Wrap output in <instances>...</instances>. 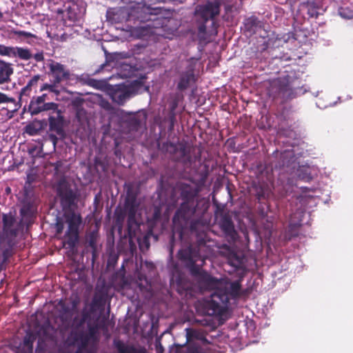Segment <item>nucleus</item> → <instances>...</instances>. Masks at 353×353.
Here are the masks:
<instances>
[{
	"label": "nucleus",
	"mask_w": 353,
	"mask_h": 353,
	"mask_svg": "<svg viewBox=\"0 0 353 353\" xmlns=\"http://www.w3.org/2000/svg\"><path fill=\"white\" fill-rule=\"evenodd\" d=\"M179 190L183 202L172 218V235L169 243L171 256L173 254L175 239L182 240L184 230L193 216L196 219L190 222V227L192 231H196L201 226L208 223L205 215L210 207L209 203L203 199H196L201 191L200 188L181 183L179 185Z\"/></svg>",
	"instance_id": "1"
},
{
	"label": "nucleus",
	"mask_w": 353,
	"mask_h": 353,
	"mask_svg": "<svg viewBox=\"0 0 353 353\" xmlns=\"http://www.w3.org/2000/svg\"><path fill=\"white\" fill-rule=\"evenodd\" d=\"M201 285L208 290H214L210 299L199 302L197 309L203 315L221 316L228 309V293L224 287V281L211 276L208 272L203 273Z\"/></svg>",
	"instance_id": "2"
},
{
	"label": "nucleus",
	"mask_w": 353,
	"mask_h": 353,
	"mask_svg": "<svg viewBox=\"0 0 353 353\" xmlns=\"http://www.w3.org/2000/svg\"><path fill=\"white\" fill-rule=\"evenodd\" d=\"M157 147L161 152L170 154L174 161L182 163L185 168H190L193 163L201 161V149L185 141L176 143L169 141L162 143L157 142Z\"/></svg>",
	"instance_id": "3"
},
{
	"label": "nucleus",
	"mask_w": 353,
	"mask_h": 353,
	"mask_svg": "<svg viewBox=\"0 0 353 353\" xmlns=\"http://www.w3.org/2000/svg\"><path fill=\"white\" fill-rule=\"evenodd\" d=\"M208 250L205 241L203 239H199L196 244L190 245L178 252L179 259L185 263L191 274L197 277L199 281L202 278L203 273H205L206 271L201 270L196 263L199 260L204 261L208 254Z\"/></svg>",
	"instance_id": "4"
},
{
	"label": "nucleus",
	"mask_w": 353,
	"mask_h": 353,
	"mask_svg": "<svg viewBox=\"0 0 353 353\" xmlns=\"http://www.w3.org/2000/svg\"><path fill=\"white\" fill-rule=\"evenodd\" d=\"M99 318L92 323H87V331L72 330L70 337L73 343L77 345L79 350H85L89 344L96 345L99 341V330L103 327L101 323L98 322Z\"/></svg>",
	"instance_id": "5"
},
{
	"label": "nucleus",
	"mask_w": 353,
	"mask_h": 353,
	"mask_svg": "<svg viewBox=\"0 0 353 353\" xmlns=\"http://www.w3.org/2000/svg\"><path fill=\"white\" fill-rule=\"evenodd\" d=\"M63 216L67 224L63 241V246L74 251L79 241V228L82 223V217L80 214L74 211L65 212Z\"/></svg>",
	"instance_id": "6"
},
{
	"label": "nucleus",
	"mask_w": 353,
	"mask_h": 353,
	"mask_svg": "<svg viewBox=\"0 0 353 353\" xmlns=\"http://www.w3.org/2000/svg\"><path fill=\"white\" fill-rule=\"evenodd\" d=\"M269 95L274 99H281L282 102L295 97V88L292 77L286 75L272 81L268 90Z\"/></svg>",
	"instance_id": "7"
},
{
	"label": "nucleus",
	"mask_w": 353,
	"mask_h": 353,
	"mask_svg": "<svg viewBox=\"0 0 353 353\" xmlns=\"http://www.w3.org/2000/svg\"><path fill=\"white\" fill-rule=\"evenodd\" d=\"M110 97L112 101L123 105L127 100L137 94L134 85L118 84L110 89Z\"/></svg>",
	"instance_id": "8"
},
{
	"label": "nucleus",
	"mask_w": 353,
	"mask_h": 353,
	"mask_svg": "<svg viewBox=\"0 0 353 353\" xmlns=\"http://www.w3.org/2000/svg\"><path fill=\"white\" fill-rule=\"evenodd\" d=\"M48 67L49 68L48 74L52 77L54 83L59 85L62 82L71 79L70 71L66 65L54 60H50Z\"/></svg>",
	"instance_id": "9"
},
{
	"label": "nucleus",
	"mask_w": 353,
	"mask_h": 353,
	"mask_svg": "<svg viewBox=\"0 0 353 353\" xmlns=\"http://www.w3.org/2000/svg\"><path fill=\"white\" fill-rule=\"evenodd\" d=\"M221 0L208 1L204 5H199L196 8V12L207 22L210 19H214L220 13Z\"/></svg>",
	"instance_id": "10"
},
{
	"label": "nucleus",
	"mask_w": 353,
	"mask_h": 353,
	"mask_svg": "<svg viewBox=\"0 0 353 353\" xmlns=\"http://www.w3.org/2000/svg\"><path fill=\"white\" fill-rule=\"evenodd\" d=\"M58 195L60 197L61 205L64 210L70 209L76 205L77 194L67 185H63L58 189Z\"/></svg>",
	"instance_id": "11"
},
{
	"label": "nucleus",
	"mask_w": 353,
	"mask_h": 353,
	"mask_svg": "<svg viewBox=\"0 0 353 353\" xmlns=\"http://www.w3.org/2000/svg\"><path fill=\"white\" fill-rule=\"evenodd\" d=\"M58 104L54 102L43 103L41 98L32 97L28 105V111L31 115H37L42 112L56 110Z\"/></svg>",
	"instance_id": "12"
},
{
	"label": "nucleus",
	"mask_w": 353,
	"mask_h": 353,
	"mask_svg": "<svg viewBox=\"0 0 353 353\" xmlns=\"http://www.w3.org/2000/svg\"><path fill=\"white\" fill-rule=\"evenodd\" d=\"M55 115H50L48 119L49 128L50 131L55 132L61 139H64L65 133L63 129L64 119L61 110L57 109L52 110Z\"/></svg>",
	"instance_id": "13"
},
{
	"label": "nucleus",
	"mask_w": 353,
	"mask_h": 353,
	"mask_svg": "<svg viewBox=\"0 0 353 353\" xmlns=\"http://www.w3.org/2000/svg\"><path fill=\"white\" fill-rule=\"evenodd\" d=\"M219 224L228 241H235L236 240L238 234L235 230L234 223L229 215H223Z\"/></svg>",
	"instance_id": "14"
},
{
	"label": "nucleus",
	"mask_w": 353,
	"mask_h": 353,
	"mask_svg": "<svg viewBox=\"0 0 353 353\" xmlns=\"http://www.w3.org/2000/svg\"><path fill=\"white\" fill-rule=\"evenodd\" d=\"M196 78L192 68H189L180 73L176 85V89L183 92L189 88L192 84L195 83Z\"/></svg>",
	"instance_id": "15"
},
{
	"label": "nucleus",
	"mask_w": 353,
	"mask_h": 353,
	"mask_svg": "<svg viewBox=\"0 0 353 353\" xmlns=\"http://www.w3.org/2000/svg\"><path fill=\"white\" fill-rule=\"evenodd\" d=\"M171 281L172 285L176 287V291L183 294L192 289V283L185 274L179 272L174 274Z\"/></svg>",
	"instance_id": "16"
},
{
	"label": "nucleus",
	"mask_w": 353,
	"mask_h": 353,
	"mask_svg": "<svg viewBox=\"0 0 353 353\" xmlns=\"http://www.w3.org/2000/svg\"><path fill=\"white\" fill-rule=\"evenodd\" d=\"M3 230L7 236H16L18 233L17 221L14 215L11 213L2 215Z\"/></svg>",
	"instance_id": "17"
},
{
	"label": "nucleus",
	"mask_w": 353,
	"mask_h": 353,
	"mask_svg": "<svg viewBox=\"0 0 353 353\" xmlns=\"http://www.w3.org/2000/svg\"><path fill=\"white\" fill-rule=\"evenodd\" d=\"M5 104L7 105L9 104L13 105L12 109H9L8 107L2 108V110H6V117L8 119H11L13 117L14 113L18 111L21 107V105L16 101V99L14 97H10L4 92H0V105Z\"/></svg>",
	"instance_id": "18"
},
{
	"label": "nucleus",
	"mask_w": 353,
	"mask_h": 353,
	"mask_svg": "<svg viewBox=\"0 0 353 353\" xmlns=\"http://www.w3.org/2000/svg\"><path fill=\"white\" fill-rule=\"evenodd\" d=\"M37 211V207L34 199L28 196H26L21 201L20 214L23 218H31Z\"/></svg>",
	"instance_id": "19"
},
{
	"label": "nucleus",
	"mask_w": 353,
	"mask_h": 353,
	"mask_svg": "<svg viewBox=\"0 0 353 353\" xmlns=\"http://www.w3.org/2000/svg\"><path fill=\"white\" fill-rule=\"evenodd\" d=\"M14 74V68L11 63L3 59L0 60V85L11 81V76Z\"/></svg>",
	"instance_id": "20"
},
{
	"label": "nucleus",
	"mask_w": 353,
	"mask_h": 353,
	"mask_svg": "<svg viewBox=\"0 0 353 353\" xmlns=\"http://www.w3.org/2000/svg\"><path fill=\"white\" fill-rule=\"evenodd\" d=\"M115 347L119 353H147L144 347L137 348L132 345H125L121 341L115 342Z\"/></svg>",
	"instance_id": "21"
},
{
	"label": "nucleus",
	"mask_w": 353,
	"mask_h": 353,
	"mask_svg": "<svg viewBox=\"0 0 353 353\" xmlns=\"http://www.w3.org/2000/svg\"><path fill=\"white\" fill-rule=\"evenodd\" d=\"M115 347L119 353H147L144 347L137 348L132 345H125L121 341L115 342Z\"/></svg>",
	"instance_id": "22"
},
{
	"label": "nucleus",
	"mask_w": 353,
	"mask_h": 353,
	"mask_svg": "<svg viewBox=\"0 0 353 353\" xmlns=\"http://www.w3.org/2000/svg\"><path fill=\"white\" fill-rule=\"evenodd\" d=\"M36 340V337L32 333H27L21 343L20 347L25 352V353H32L33 343Z\"/></svg>",
	"instance_id": "23"
},
{
	"label": "nucleus",
	"mask_w": 353,
	"mask_h": 353,
	"mask_svg": "<svg viewBox=\"0 0 353 353\" xmlns=\"http://www.w3.org/2000/svg\"><path fill=\"white\" fill-rule=\"evenodd\" d=\"M127 230L130 238L137 237V233L140 230V224L137 222L136 216H132V219L128 217Z\"/></svg>",
	"instance_id": "24"
},
{
	"label": "nucleus",
	"mask_w": 353,
	"mask_h": 353,
	"mask_svg": "<svg viewBox=\"0 0 353 353\" xmlns=\"http://www.w3.org/2000/svg\"><path fill=\"white\" fill-rule=\"evenodd\" d=\"M279 158L281 161L279 163V167H288L291 160L294 159V155L291 151L285 150L280 153Z\"/></svg>",
	"instance_id": "25"
},
{
	"label": "nucleus",
	"mask_w": 353,
	"mask_h": 353,
	"mask_svg": "<svg viewBox=\"0 0 353 353\" xmlns=\"http://www.w3.org/2000/svg\"><path fill=\"white\" fill-rule=\"evenodd\" d=\"M241 281L237 280L230 283L229 290H227L228 296L230 295L233 298H238L241 295Z\"/></svg>",
	"instance_id": "26"
},
{
	"label": "nucleus",
	"mask_w": 353,
	"mask_h": 353,
	"mask_svg": "<svg viewBox=\"0 0 353 353\" xmlns=\"http://www.w3.org/2000/svg\"><path fill=\"white\" fill-rule=\"evenodd\" d=\"M41 130L42 126L39 121L29 123L25 128V132L30 136L39 134Z\"/></svg>",
	"instance_id": "27"
},
{
	"label": "nucleus",
	"mask_w": 353,
	"mask_h": 353,
	"mask_svg": "<svg viewBox=\"0 0 353 353\" xmlns=\"http://www.w3.org/2000/svg\"><path fill=\"white\" fill-rule=\"evenodd\" d=\"M98 239V234L96 232H92L88 236V246L91 248L92 251V255L93 256L95 254V252H97V242Z\"/></svg>",
	"instance_id": "28"
},
{
	"label": "nucleus",
	"mask_w": 353,
	"mask_h": 353,
	"mask_svg": "<svg viewBox=\"0 0 353 353\" xmlns=\"http://www.w3.org/2000/svg\"><path fill=\"white\" fill-rule=\"evenodd\" d=\"M145 10L144 12L151 16H154V19H147L148 21V20H152V21H157L158 20V17H157V15H159V14L161 13V10H162V8L161 7H152V6H148L147 7H145Z\"/></svg>",
	"instance_id": "29"
},
{
	"label": "nucleus",
	"mask_w": 353,
	"mask_h": 353,
	"mask_svg": "<svg viewBox=\"0 0 353 353\" xmlns=\"http://www.w3.org/2000/svg\"><path fill=\"white\" fill-rule=\"evenodd\" d=\"M183 98L182 94L178 93L175 94L170 102V111L169 114H175V110L177 108L179 101Z\"/></svg>",
	"instance_id": "30"
},
{
	"label": "nucleus",
	"mask_w": 353,
	"mask_h": 353,
	"mask_svg": "<svg viewBox=\"0 0 353 353\" xmlns=\"http://www.w3.org/2000/svg\"><path fill=\"white\" fill-rule=\"evenodd\" d=\"M51 82H52V83H50V84H49V83H44V84H43L41 85V87L40 88V91L42 92V91H44V90H48L50 92H53V93H55L57 94H59V90L57 89L58 84L57 83H54V82L53 81L52 79L51 80Z\"/></svg>",
	"instance_id": "31"
},
{
	"label": "nucleus",
	"mask_w": 353,
	"mask_h": 353,
	"mask_svg": "<svg viewBox=\"0 0 353 353\" xmlns=\"http://www.w3.org/2000/svg\"><path fill=\"white\" fill-rule=\"evenodd\" d=\"M103 305H104V299H103V296H94L92 299L91 305H90V312H94L96 307H103Z\"/></svg>",
	"instance_id": "32"
},
{
	"label": "nucleus",
	"mask_w": 353,
	"mask_h": 353,
	"mask_svg": "<svg viewBox=\"0 0 353 353\" xmlns=\"http://www.w3.org/2000/svg\"><path fill=\"white\" fill-rule=\"evenodd\" d=\"M138 207L139 203L132 205H124V210L127 212L128 217H130L131 219H132V216H136Z\"/></svg>",
	"instance_id": "33"
},
{
	"label": "nucleus",
	"mask_w": 353,
	"mask_h": 353,
	"mask_svg": "<svg viewBox=\"0 0 353 353\" xmlns=\"http://www.w3.org/2000/svg\"><path fill=\"white\" fill-rule=\"evenodd\" d=\"M259 23V21L256 17H251L246 20L245 26L248 30L251 31L254 28L257 27Z\"/></svg>",
	"instance_id": "34"
},
{
	"label": "nucleus",
	"mask_w": 353,
	"mask_h": 353,
	"mask_svg": "<svg viewBox=\"0 0 353 353\" xmlns=\"http://www.w3.org/2000/svg\"><path fill=\"white\" fill-rule=\"evenodd\" d=\"M138 204L137 194L132 191L128 190L125 200L124 205Z\"/></svg>",
	"instance_id": "35"
},
{
	"label": "nucleus",
	"mask_w": 353,
	"mask_h": 353,
	"mask_svg": "<svg viewBox=\"0 0 353 353\" xmlns=\"http://www.w3.org/2000/svg\"><path fill=\"white\" fill-rule=\"evenodd\" d=\"M32 88L29 87L28 85H26L25 87H23L19 93V99L20 100H22L24 97H30L32 92Z\"/></svg>",
	"instance_id": "36"
},
{
	"label": "nucleus",
	"mask_w": 353,
	"mask_h": 353,
	"mask_svg": "<svg viewBox=\"0 0 353 353\" xmlns=\"http://www.w3.org/2000/svg\"><path fill=\"white\" fill-rule=\"evenodd\" d=\"M301 225H297V224H290L289 225V228H288V233L290 235V237H295V236H297L298 234H299V227Z\"/></svg>",
	"instance_id": "37"
},
{
	"label": "nucleus",
	"mask_w": 353,
	"mask_h": 353,
	"mask_svg": "<svg viewBox=\"0 0 353 353\" xmlns=\"http://www.w3.org/2000/svg\"><path fill=\"white\" fill-rule=\"evenodd\" d=\"M41 76L40 74H36L33 76L28 82L27 85L32 89H35L37 87L38 82L41 79Z\"/></svg>",
	"instance_id": "38"
},
{
	"label": "nucleus",
	"mask_w": 353,
	"mask_h": 353,
	"mask_svg": "<svg viewBox=\"0 0 353 353\" xmlns=\"http://www.w3.org/2000/svg\"><path fill=\"white\" fill-rule=\"evenodd\" d=\"M13 33L14 35L18 37H24L26 38H36V35L24 30H14Z\"/></svg>",
	"instance_id": "39"
},
{
	"label": "nucleus",
	"mask_w": 353,
	"mask_h": 353,
	"mask_svg": "<svg viewBox=\"0 0 353 353\" xmlns=\"http://www.w3.org/2000/svg\"><path fill=\"white\" fill-rule=\"evenodd\" d=\"M56 234H61L64 229V223L61 218H57L55 223Z\"/></svg>",
	"instance_id": "40"
},
{
	"label": "nucleus",
	"mask_w": 353,
	"mask_h": 353,
	"mask_svg": "<svg viewBox=\"0 0 353 353\" xmlns=\"http://www.w3.org/2000/svg\"><path fill=\"white\" fill-rule=\"evenodd\" d=\"M137 241H139L140 247L145 245L147 249L150 247V241H149V234H145L143 236L142 240L139 239V237H137Z\"/></svg>",
	"instance_id": "41"
},
{
	"label": "nucleus",
	"mask_w": 353,
	"mask_h": 353,
	"mask_svg": "<svg viewBox=\"0 0 353 353\" xmlns=\"http://www.w3.org/2000/svg\"><path fill=\"white\" fill-rule=\"evenodd\" d=\"M187 353H205L203 351L201 347L191 345H189L187 348Z\"/></svg>",
	"instance_id": "42"
},
{
	"label": "nucleus",
	"mask_w": 353,
	"mask_h": 353,
	"mask_svg": "<svg viewBox=\"0 0 353 353\" xmlns=\"http://www.w3.org/2000/svg\"><path fill=\"white\" fill-rule=\"evenodd\" d=\"M85 110L82 108H78L76 111V118L79 122H82L83 121L84 117H85Z\"/></svg>",
	"instance_id": "43"
},
{
	"label": "nucleus",
	"mask_w": 353,
	"mask_h": 353,
	"mask_svg": "<svg viewBox=\"0 0 353 353\" xmlns=\"http://www.w3.org/2000/svg\"><path fill=\"white\" fill-rule=\"evenodd\" d=\"M168 119H169V121H170L168 131L172 132L174 128V123H175V121H176V114H172V113L169 114Z\"/></svg>",
	"instance_id": "44"
},
{
	"label": "nucleus",
	"mask_w": 353,
	"mask_h": 353,
	"mask_svg": "<svg viewBox=\"0 0 353 353\" xmlns=\"http://www.w3.org/2000/svg\"><path fill=\"white\" fill-rule=\"evenodd\" d=\"M256 198L259 201L265 198V191L263 186L261 185L259 188H257Z\"/></svg>",
	"instance_id": "45"
},
{
	"label": "nucleus",
	"mask_w": 353,
	"mask_h": 353,
	"mask_svg": "<svg viewBox=\"0 0 353 353\" xmlns=\"http://www.w3.org/2000/svg\"><path fill=\"white\" fill-rule=\"evenodd\" d=\"M206 30H207V28H206L205 23L200 24L199 26L198 32H199V37L200 39H203L204 38L203 36L206 33Z\"/></svg>",
	"instance_id": "46"
},
{
	"label": "nucleus",
	"mask_w": 353,
	"mask_h": 353,
	"mask_svg": "<svg viewBox=\"0 0 353 353\" xmlns=\"http://www.w3.org/2000/svg\"><path fill=\"white\" fill-rule=\"evenodd\" d=\"M86 84L95 88H98L100 85V81L94 79H88L86 81Z\"/></svg>",
	"instance_id": "47"
},
{
	"label": "nucleus",
	"mask_w": 353,
	"mask_h": 353,
	"mask_svg": "<svg viewBox=\"0 0 353 353\" xmlns=\"http://www.w3.org/2000/svg\"><path fill=\"white\" fill-rule=\"evenodd\" d=\"M32 58H34V60L37 62H41L44 60V56H43V52H37V53L34 54V55L32 54Z\"/></svg>",
	"instance_id": "48"
},
{
	"label": "nucleus",
	"mask_w": 353,
	"mask_h": 353,
	"mask_svg": "<svg viewBox=\"0 0 353 353\" xmlns=\"http://www.w3.org/2000/svg\"><path fill=\"white\" fill-rule=\"evenodd\" d=\"M93 312H90V310L88 311L84 309L81 312V317L88 321L90 317V314Z\"/></svg>",
	"instance_id": "49"
},
{
	"label": "nucleus",
	"mask_w": 353,
	"mask_h": 353,
	"mask_svg": "<svg viewBox=\"0 0 353 353\" xmlns=\"http://www.w3.org/2000/svg\"><path fill=\"white\" fill-rule=\"evenodd\" d=\"M160 216H161V210L159 208H156L154 211L153 219L154 220H157L160 218Z\"/></svg>",
	"instance_id": "50"
},
{
	"label": "nucleus",
	"mask_w": 353,
	"mask_h": 353,
	"mask_svg": "<svg viewBox=\"0 0 353 353\" xmlns=\"http://www.w3.org/2000/svg\"><path fill=\"white\" fill-rule=\"evenodd\" d=\"M54 170L57 173L59 170V168L63 165V163L61 161H57L56 163L53 164Z\"/></svg>",
	"instance_id": "51"
},
{
	"label": "nucleus",
	"mask_w": 353,
	"mask_h": 353,
	"mask_svg": "<svg viewBox=\"0 0 353 353\" xmlns=\"http://www.w3.org/2000/svg\"><path fill=\"white\" fill-rule=\"evenodd\" d=\"M188 337H190V336H194L195 337L196 339H200L197 334V332H195V331H193L192 330H188Z\"/></svg>",
	"instance_id": "52"
},
{
	"label": "nucleus",
	"mask_w": 353,
	"mask_h": 353,
	"mask_svg": "<svg viewBox=\"0 0 353 353\" xmlns=\"http://www.w3.org/2000/svg\"><path fill=\"white\" fill-rule=\"evenodd\" d=\"M49 139L53 143L54 145L55 146L57 143V141H58V138H57V135L50 134L49 135Z\"/></svg>",
	"instance_id": "53"
},
{
	"label": "nucleus",
	"mask_w": 353,
	"mask_h": 353,
	"mask_svg": "<svg viewBox=\"0 0 353 353\" xmlns=\"http://www.w3.org/2000/svg\"><path fill=\"white\" fill-rule=\"evenodd\" d=\"M85 322L88 323V321L81 317V319L79 320V323L77 325V327L78 328V327H81Z\"/></svg>",
	"instance_id": "54"
},
{
	"label": "nucleus",
	"mask_w": 353,
	"mask_h": 353,
	"mask_svg": "<svg viewBox=\"0 0 353 353\" xmlns=\"http://www.w3.org/2000/svg\"><path fill=\"white\" fill-rule=\"evenodd\" d=\"M47 97V94H43L41 96H39L37 97L38 98H41V101H43V103H45V101H46V98Z\"/></svg>",
	"instance_id": "55"
},
{
	"label": "nucleus",
	"mask_w": 353,
	"mask_h": 353,
	"mask_svg": "<svg viewBox=\"0 0 353 353\" xmlns=\"http://www.w3.org/2000/svg\"><path fill=\"white\" fill-rule=\"evenodd\" d=\"M151 1L154 3H164L166 1V0H150Z\"/></svg>",
	"instance_id": "56"
},
{
	"label": "nucleus",
	"mask_w": 353,
	"mask_h": 353,
	"mask_svg": "<svg viewBox=\"0 0 353 353\" xmlns=\"http://www.w3.org/2000/svg\"><path fill=\"white\" fill-rule=\"evenodd\" d=\"M78 301H72V307H76L77 305Z\"/></svg>",
	"instance_id": "57"
},
{
	"label": "nucleus",
	"mask_w": 353,
	"mask_h": 353,
	"mask_svg": "<svg viewBox=\"0 0 353 353\" xmlns=\"http://www.w3.org/2000/svg\"><path fill=\"white\" fill-rule=\"evenodd\" d=\"M159 349H161V350H162V349H163V347H162V345H161L160 343L159 344V345H157V349L159 348Z\"/></svg>",
	"instance_id": "58"
},
{
	"label": "nucleus",
	"mask_w": 353,
	"mask_h": 353,
	"mask_svg": "<svg viewBox=\"0 0 353 353\" xmlns=\"http://www.w3.org/2000/svg\"><path fill=\"white\" fill-rule=\"evenodd\" d=\"M75 353H83V350L77 349V350L75 352Z\"/></svg>",
	"instance_id": "59"
},
{
	"label": "nucleus",
	"mask_w": 353,
	"mask_h": 353,
	"mask_svg": "<svg viewBox=\"0 0 353 353\" xmlns=\"http://www.w3.org/2000/svg\"><path fill=\"white\" fill-rule=\"evenodd\" d=\"M6 190L7 192H9L10 190V188H8Z\"/></svg>",
	"instance_id": "60"
},
{
	"label": "nucleus",
	"mask_w": 353,
	"mask_h": 353,
	"mask_svg": "<svg viewBox=\"0 0 353 353\" xmlns=\"http://www.w3.org/2000/svg\"><path fill=\"white\" fill-rule=\"evenodd\" d=\"M0 16L1 17L2 16V13L0 12Z\"/></svg>",
	"instance_id": "61"
}]
</instances>
